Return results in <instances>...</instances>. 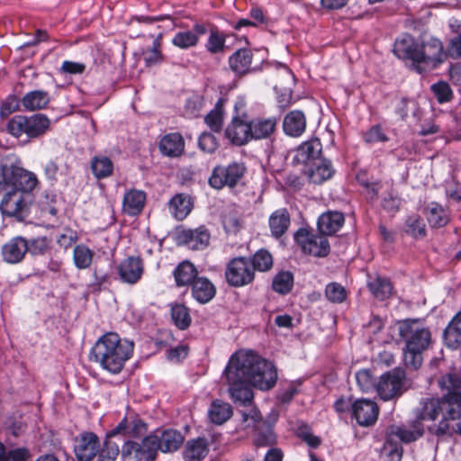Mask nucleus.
<instances>
[{
    "label": "nucleus",
    "instance_id": "f257e3e1",
    "mask_svg": "<svg viewBox=\"0 0 461 461\" xmlns=\"http://www.w3.org/2000/svg\"><path fill=\"white\" fill-rule=\"evenodd\" d=\"M224 375L230 398L242 405L252 402V386L269 390L277 380V371L273 363L252 350H239L232 354Z\"/></svg>",
    "mask_w": 461,
    "mask_h": 461
},
{
    "label": "nucleus",
    "instance_id": "f03ea898",
    "mask_svg": "<svg viewBox=\"0 0 461 461\" xmlns=\"http://www.w3.org/2000/svg\"><path fill=\"white\" fill-rule=\"evenodd\" d=\"M438 386L445 392L441 397L431 398L425 402L421 415L438 423L428 427L431 435L438 438L461 436V377L449 373L438 379Z\"/></svg>",
    "mask_w": 461,
    "mask_h": 461
},
{
    "label": "nucleus",
    "instance_id": "7ed1b4c3",
    "mask_svg": "<svg viewBox=\"0 0 461 461\" xmlns=\"http://www.w3.org/2000/svg\"><path fill=\"white\" fill-rule=\"evenodd\" d=\"M133 349L134 343L131 340L122 339L115 332H107L91 348L89 360L110 374L117 375L131 357Z\"/></svg>",
    "mask_w": 461,
    "mask_h": 461
},
{
    "label": "nucleus",
    "instance_id": "20e7f679",
    "mask_svg": "<svg viewBox=\"0 0 461 461\" xmlns=\"http://www.w3.org/2000/svg\"><path fill=\"white\" fill-rule=\"evenodd\" d=\"M399 335L405 343L404 364L412 369H418L422 364V353L431 342L429 330L419 320H405L399 324Z\"/></svg>",
    "mask_w": 461,
    "mask_h": 461
},
{
    "label": "nucleus",
    "instance_id": "39448f33",
    "mask_svg": "<svg viewBox=\"0 0 461 461\" xmlns=\"http://www.w3.org/2000/svg\"><path fill=\"white\" fill-rule=\"evenodd\" d=\"M50 125V119L42 113L31 116L14 115L7 122L6 131L15 138L25 134L29 139H36L44 135Z\"/></svg>",
    "mask_w": 461,
    "mask_h": 461
},
{
    "label": "nucleus",
    "instance_id": "423d86ee",
    "mask_svg": "<svg viewBox=\"0 0 461 461\" xmlns=\"http://www.w3.org/2000/svg\"><path fill=\"white\" fill-rule=\"evenodd\" d=\"M431 398L422 399L420 402V407L416 410V419L411 423L410 429L405 426L391 425L386 429L387 443L393 445L394 438L400 439L403 443H411L420 438L424 433L422 420H431L429 418H423L421 415L425 402Z\"/></svg>",
    "mask_w": 461,
    "mask_h": 461
},
{
    "label": "nucleus",
    "instance_id": "0eeeda50",
    "mask_svg": "<svg viewBox=\"0 0 461 461\" xmlns=\"http://www.w3.org/2000/svg\"><path fill=\"white\" fill-rule=\"evenodd\" d=\"M294 241L304 254L325 258L330 252V246L325 235L307 228H300L294 235Z\"/></svg>",
    "mask_w": 461,
    "mask_h": 461
},
{
    "label": "nucleus",
    "instance_id": "6e6552de",
    "mask_svg": "<svg viewBox=\"0 0 461 461\" xmlns=\"http://www.w3.org/2000/svg\"><path fill=\"white\" fill-rule=\"evenodd\" d=\"M241 421L245 428L255 429L254 444L256 447H266L276 443V436L272 427L262 420V416L257 409L251 408L249 412L242 411Z\"/></svg>",
    "mask_w": 461,
    "mask_h": 461
},
{
    "label": "nucleus",
    "instance_id": "1a4fd4ad",
    "mask_svg": "<svg viewBox=\"0 0 461 461\" xmlns=\"http://www.w3.org/2000/svg\"><path fill=\"white\" fill-rule=\"evenodd\" d=\"M405 384V371L402 368H393L380 376L376 384V392L384 401L393 400L406 391Z\"/></svg>",
    "mask_w": 461,
    "mask_h": 461
},
{
    "label": "nucleus",
    "instance_id": "9d476101",
    "mask_svg": "<svg viewBox=\"0 0 461 461\" xmlns=\"http://www.w3.org/2000/svg\"><path fill=\"white\" fill-rule=\"evenodd\" d=\"M158 450L156 434L145 437L141 443L127 440L122 447L121 456L123 460L153 461Z\"/></svg>",
    "mask_w": 461,
    "mask_h": 461
},
{
    "label": "nucleus",
    "instance_id": "9b49d317",
    "mask_svg": "<svg viewBox=\"0 0 461 461\" xmlns=\"http://www.w3.org/2000/svg\"><path fill=\"white\" fill-rule=\"evenodd\" d=\"M246 167L241 163L233 162L228 166H217L213 168L208 183L210 186L220 190L224 186L234 187L243 177Z\"/></svg>",
    "mask_w": 461,
    "mask_h": 461
},
{
    "label": "nucleus",
    "instance_id": "f8f14e48",
    "mask_svg": "<svg viewBox=\"0 0 461 461\" xmlns=\"http://www.w3.org/2000/svg\"><path fill=\"white\" fill-rule=\"evenodd\" d=\"M227 283L233 287L249 285L255 278L254 268L246 257H237L229 261L225 270Z\"/></svg>",
    "mask_w": 461,
    "mask_h": 461
},
{
    "label": "nucleus",
    "instance_id": "ddd939ff",
    "mask_svg": "<svg viewBox=\"0 0 461 461\" xmlns=\"http://www.w3.org/2000/svg\"><path fill=\"white\" fill-rule=\"evenodd\" d=\"M447 58V50H444L443 43L440 40L434 37L424 40L420 46V73L438 67Z\"/></svg>",
    "mask_w": 461,
    "mask_h": 461
},
{
    "label": "nucleus",
    "instance_id": "4468645a",
    "mask_svg": "<svg viewBox=\"0 0 461 461\" xmlns=\"http://www.w3.org/2000/svg\"><path fill=\"white\" fill-rule=\"evenodd\" d=\"M30 204L29 194H23L17 190H10L4 195L0 203V210L4 215L14 217L22 221L29 215Z\"/></svg>",
    "mask_w": 461,
    "mask_h": 461
},
{
    "label": "nucleus",
    "instance_id": "2eb2a0df",
    "mask_svg": "<svg viewBox=\"0 0 461 461\" xmlns=\"http://www.w3.org/2000/svg\"><path fill=\"white\" fill-rule=\"evenodd\" d=\"M100 448V441L94 432H83L74 439V452L79 461L92 460Z\"/></svg>",
    "mask_w": 461,
    "mask_h": 461
},
{
    "label": "nucleus",
    "instance_id": "dca6fc26",
    "mask_svg": "<svg viewBox=\"0 0 461 461\" xmlns=\"http://www.w3.org/2000/svg\"><path fill=\"white\" fill-rule=\"evenodd\" d=\"M351 414L359 426L369 427L377 420L379 408L374 401L358 399L353 402Z\"/></svg>",
    "mask_w": 461,
    "mask_h": 461
},
{
    "label": "nucleus",
    "instance_id": "f3484780",
    "mask_svg": "<svg viewBox=\"0 0 461 461\" xmlns=\"http://www.w3.org/2000/svg\"><path fill=\"white\" fill-rule=\"evenodd\" d=\"M393 53L399 59L411 60L413 69L420 73V46L411 36L405 35L396 40Z\"/></svg>",
    "mask_w": 461,
    "mask_h": 461
},
{
    "label": "nucleus",
    "instance_id": "a211bd4d",
    "mask_svg": "<svg viewBox=\"0 0 461 461\" xmlns=\"http://www.w3.org/2000/svg\"><path fill=\"white\" fill-rule=\"evenodd\" d=\"M27 251L26 239L16 236L3 245L1 254L5 262L14 265L22 262Z\"/></svg>",
    "mask_w": 461,
    "mask_h": 461
},
{
    "label": "nucleus",
    "instance_id": "6ab92c4d",
    "mask_svg": "<svg viewBox=\"0 0 461 461\" xmlns=\"http://www.w3.org/2000/svg\"><path fill=\"white\" fill-rule=\"evenodd\" d=\"M179 240L194 250H201L209 245L210 232L204 226L185 229L178 233Z\"/></svg>",
    "mask_w": 461,
    "mask_h": 461
},
{
    "label": "nucleus",
    "instance_id": "aec40b11",
    "mask_svg": "<svg viewBox=\"0 0 461 461\" xmlns=\"http://www.w3.org/2000/svg\"><path fill=\"white\" fill-rule=\"evenodd\" d=\"M118 271L123 283L134 285L143 274L142 260L139 257H129L121 262Z\"/></svg>",
    "mask_w": 461,
    "mask_h": 461
},
{
    "label": "nucleus",
    "instance_id": "412c9836",
    "mask_svg": "<svg viewBox=\"0 0 461 461\" xmlns=\"http://www.w3.org/2000/svg\"><path fill=\"white\" fill-rule=\"evenodd\" d=\"M249 129V122H248L239 115H235L225 131V136L231 143L242 146L250 140Z\"/></svg>",
    "mask_w": 461,
    "mask_h": 461
},
{
    "label": "nucleus",
    "instance_id": "4be33fe9",
    "mask_svg": "<svg viewBox=\"0 0 461 461\" xmlns=\"http://www.w3.org/2000/svg\"><path fill=\"white\" fill-rule=\"evenodd\" d=\"M38 184V178L32 172L27 171L20 167H14V173L12 183V191H18L23 194L32 192Z\"/></svg>",
    "mask_w": 461,
    "mask_h": 461
},
{
    "label": "nucleus",
    "instance_id": "5701e85b",
    "mask_svg": "<svg viewBox=\"0 0 461 461\" xmlns=\"http://www.w3.org/2000/svg\"><path fill=\"white\" fill-rule=\"evenodd\" d=\"M190 286L193 298L200 303L210 302L216 294L213 284L203 276L196 277Z\"/></svg>",
    "mask_w": 461,
    "mask_h": 461
},
{
    "label": "nucleus",
    "instance_id": "b1692460",
    "mask_svg": "<svg viewBox=\"0 0 461 461\" xmlns=\"http://www.w3.org/2000/svg\"><path fill=\"white\" fill-rule=\"evenodd\" d=\"M344 215L339 212H326L317 221L318 230L323 235L335 234L344 224Z\"/></svg>",
    "mask_w": 461,
    "mask_h": 461
},
{
    "label": "nucleus",
    "instance_id": "393cba45",
    "mask_svg": "<svg viewBox=\"0 0 461 461\" xmlns=\"http://www.w3.org/2000/svg\"><path fill=\"white\" fill-rule=\"evenodd\" d=\"M290 223L291 218L286 208H280L273 212L268 219L272 237L281 238L287 231Z\"/></svg>",
    "mask_w": 461,
    "mask_h": 461
},
{
    "label": "nucleus",
    "instance_id": "a878e982",
    "mask_svg": "<svg viewBox=\"0 0 461 461\" xmlns=\"http://www.w3.org/2000/svg\"><path fill=\"white\" fill-rule=\"evenodd\" d=\"M306 128L305 115L302 111L289 112L284 118L283 129L285 134L291 137L302 135Z\"/></svg>",
    "mask_w": 461,
    "mask_h": 461
},
{
    "label": "nucleus",
    "instance_id": "bb28decb",
    "mask_svg": "<svg viewBox=\"0 0 461 461\" xmlns=\"http://www.w3.org/2000/svg\"><path fill=\"white\" fill-rule=\"evenodd\" d=\"M193 209V201L189 194H176L168 202V210L173 217L182 221L187 217Z\"/></svg>",
    "mask_w": 461,
    "mask_h": 461
},
{
    "label": "nucleus",
    "instance_id": "cd10ccee",
    "mask_svg": "<svg viewBox=\"0 0 461 461\" xmlns=\"http://www.w3.org/2000/svg\"><path fill=\"white\" fill-rule=\"evenodd\" d=\"M252 52L249 49H240L229 58L230 69L239 76H243L250 71Z\"/></svg>",
    "mask_w": 461,
    "mask_h": 461
},
{
    "label": "nucleus",
    "instance_id": "c85d7f7f",
    "mask_svg": "<svg viewBox=\"0 0 461 461\" xmlns=\"http://www.w3.org/2000/svg\"><path fill=\"white\" fill-rule=\"evenodd\" d=\"M209 452V444L206 438H197L188 440L183 451L185 461H202Z\"/></svg>",
    "mask_w": 461,
    "mask_h": 461
},
{
    "label": "nucleus",
    "instance_id": "c756f323",
    "mask_svg": "<svg viewBox=\"0 0 461 461\" xmlns=\"http://www.w3.org/2000/svg\"><path fill=\"white\" fill-rule=\"evenodd\" d=\"M321 143L319 139H312L301 144L296 151L294 159L298 163L307 164L311 160L319 158L321 153Z\"/></svg>",
    "mask_w": 461,
    "mask_h": 461
},
{
    "label": "nucleus",
    "instance_id": "7c9ffc66",
    "mask_svg": "<svg viewBox=\"0 0 461 461\" xmlns=\"http://www.w3.org/2000/svg\"><path fill=\"white\" fill-rule=\"evenodd\" d=\"M334 172L331 162L328 159H321L310 167L307 176L311 183L321 185L331 178Z\"/></svg>",
    "mask_w": 461,
    "mask_h": 461
},
{
    "label": "nucleus",
    "instance_id": "2f4dec72",
    "mask_svg": "<svg viewBox=\"0 0 461 461\" xmlns=\"http://www.w3.org/2000/svg\"><path fill=\"white\" fill-rule=\"evenodd\" d=\"M276 126V121L274 118L254 119L249 122L250 140H262L270 137Z\"/></svg>",
    "mask_w": 461,
    "mask_h": 461
},
{
    "label": "nucleus",
    "instance_id": "473e14b6",
    "mask_svg": "<svg viewBox=\"0 0 461 461\" xmlns=\"http://www.w3.org/2000/svg\"><path fill=\"white\" fill-rule=\"evenodd\" d=\"M185 149V141L181 134L169 133L165 135L159 142L160 151L168 157L180 156Z\"/></svg>",
    "mask_w": 461,
    "mask_h": 461
},
{
    "label": "nucleus",
    "instance_id": "72a5a7b5",
    "mask_svg": "<svg viewBox=\"0 0 461 461\" xmlns=\"http://www.w3.org/2000/svg\"><path fill=\"white\" fill-rule=\"evenodd\" d=\"M145 201L146 194L144 192L135 189L130 190L123 196L122 210L129 215H137L142 211Z\"/></svg>",
    "mask_w": 461,
    "mask_h": 461
},
{
    "label": "nucleus",
    "instance_id": "f704fd0d",
    "mask_svg": "<svg viewBox=\"0 0 461 461\" xmlns=\"http://www.w3.org/2000/svg\"><path fill=\"white\" fill-rule=\"evenodd\" d=\"M156 435L158 449L165 453L176 451L184 442L183 435L176 429H166Z\"/></svg>",
    "mask_w": 461,
    "mask_h": 461
},
{
    "label": "nucleus",
    "instance_id": "c9c22d12",
    "mask_svg": "<svg viewBox=\"0 0 461 461\" xmlns=\"http://www.w3.org/2000/svg\"><path fill=\"white\" fill-rule=\"evenodd\" d=\"M445 345L452 349H459L461 345V312L456 314L444 330Z\"/></svg>",
    "mask_w": 461,
    "mask_h": 461
},
{
    "label": "nucleus",
    "instance_id": "e433bc0d",
    "mask_svg": "<svg viewBox=\"0 0 461 461\" xmlns=\"http://www.w3.org/2000/svg\"><path fill=\"white\" fill-rule=\"evenodd\" d=\"M50 101L47 91H31L21 99V104L26 111L41 110L47 107Z\"/></svg>",
    "mask_w": 461,
    "mask_h": 461
},
{
    "label": "nucleus",
    "instance_id": "4c0bfd02",
    "mask_svg": "<svg viewBox=\"0 0 461 461\" xmlns=\"http://www.w3.org/2000/svg\"><path fill=\"white\" fill-rule=\"evenodd\" d=\"M424 213L431 228H442L449 221L447 212L442 205L435 202L426 206Z\"/></svg>",
    "mask_w": 461,
    "mask_h": 461
},
{
    "label": "nucleus",
    "instance_id": "58836bf2",
    "mask_svg": "<svg viewBox=\"0 0 461 461\" xmlns=\"http://www.w3.org/2000/svg\"><path fill=\"white\" fill-rule=\"evenodd\" d=\"M232 415L231 406L221 400H214L208 409L210 421L216 425L225 423Z\"/></svg>",
    "mask_w": 461,
    "mask_h": 461
},
{
    "label": "nucleus",
    "instance_id": "ea45409f",
    "mask_svg": "<svg viewBox=\"0 0 461 461\" xmlns=\"http://www.w3.org/2000/svg\"><path fill=\"white\" fill-rule=\"evenodd\" d=\"M174 277L177 286L190 285L198 277V273L192 263L184 261L174 270Z\"/></svg>",
    "mask_w": 461,
    "mask_h": 461
},
{
    "label": "nucleus",
    "instance_id": "a19ab883",
    "mask_svg": "<svg viewBox=\"0 0 461 461\" xmlns=\"http://www.w3.org/2000/svg\"><path fill=\"white\" fill-rule=\"evenodd\" d=\"M403 230L406 234L416 240L423 239L427 235L424 220L419 214L415 213L406 218Z\"/></svg>",
    "mask_w": 461,
    "mask_h": 461
},
{
    "label": "nucleus",
    "instance_id": "79ce46f5",
    "mask_svg": "<svg viewBox=\"0 0 461 461\" xmlns=\"http://www.w3.org/2000/svg\"><path fill=\"white\" fill-rule=\"evenodd\" d=\"M91 169L97 179H102L113 174V164L108 157L95 156L91 160Z\"/></svg>",
    "mask_w": 461,
    "mask_h": 461
},
{
    "label": "nucleus",
    "instance_id": "37998d69",
    "mask_svg": "<svg viewBox=\"0 0 461 461\" xmlns=\"http://www.w3.org/2000/svg\"><path fill=\"white\" fill-rule=\"evenodd\" d=\"M26 245L28 248L27 253H30L32 257L48 255L52 249L51 240L46 236L26 240Z\"/></svg>",
    "mask_w": 461,
    "mask_h": 461
},
{
    "label": "nucleus",
    "instance_id": "c03bdc74",
    "mask_svg": "<svg viewBox=\"0 0 461 461\" xmlns=\"http://www.w3.org/2000/svg\"><path fill=\"white\" fill-rule=\"evenodd\" d=\"M368 289L378 300H384L388 298L393 290L391 282L384 277L376 276L367 284Z\"/></svg>",
    "mask_w": 461,
    "mask_h": 461
},
{
    "label": "nucleus",
    "instance_id": "a18cd8bd",
    "mask_svg": "<svg viewBox=\"0 0 461 461\" xmlns=\"http://www.w3.org/2000/svg\"><path fill=\"white\" fill-rule=\"evenodd\" d=\"M171 318L174 324L181 330H186L192 321V318L189 313V309L182 304L176 303L171 306Z\"/></svg>",
    "mask_w": 461,
    "mask_h": 461
},
{
    "label": "nucleus",
    "instance_id": "49530a36",
    "mask_svg": "<svg viewBox=\"0 0 461 461\" xmlns=\"http://www.w3.org/2000/svg\"><path fill=\"white\" fill-rule=\"evenodd\" d=\"M249 258L251 267L254 268V272L256 270L266 272L273 267V257L267 249H261Z\"/></svg>",
    "mask_w": 461,
    "mask_h": 461
},
{
    "label": "nucleus",
    "instance_id": "de8ad7c7",
    "mask_svg": "<svg viewBox=\"0 0 461 461\" xmlns=\"http://www.w3.org/2000/svg\"><path fill=\"white\" fill-rule=\"evenodd\" d=\"M294 285V276L290 271L276 274L272 282V288L280 294H288Z\"/></svg>",
    "mask_w": 461,
    "mask_h": 461
},
{
    "label": "nucleus",
    "instance_id": "09e8293b",
    "mask_svg": "<svg viewBox=\"0 0 461 461\" xmlns=\"http://www.w3.org/2000/svg\"><path fill=\"white\" fill-rule=\"evenodd\" d=\"M223 104L224 100L220 99L214 108L205 116L204 122L213 131L219 132L223 122Z\"/></svg>",
    "mask_w": 461,
    "mask_h": 461
},
{
    "label": "nucleus",
    "instance_id": "8fccbe9b",
    "mask_svg": "<svg viewBox=\"0 0 461 461\" xmlns=\"http://www.w3.org/2000/svg\"><path fill=\"white\" fill-rule=\"evenodd\" d=\"M94 253L85 245H77L73 250L75 265L79 269H86L90 267Z\"/></svg>",
    "mask_w": 461,
    "mask_h": 461
},
{
    "label": "nucleus",
    "instance_id": "3c124183",
    "mask_svg": "<svg viewBox=\"0 0 461 461\" xmlns=\"http://www.w3.org/2000/svg\"><path fill=\"white\" fill-rule=\"evenodd\" d=\"M98 461H115L119 456V443L106 438L102 448H99Z\"/></svg>",
    "mask_w": 461,
    "mask_h": 461
},
{
    "label": "nucleus",
    "instance_id": "603ef678",
    "mask_svg": "<svg viewBox=\"0 0 461 461\" xmlns=\"http://www.w3.org/2000/svg\"><path fill=\"white\" fill-rule=\"evenodd\" d=\"M430 90L438 104L448 103L454 97L453 91L449 84L445 81H438L431 85Z\"/></svg>",
    "mask_w": 461,
    "mask_h": 461
},
{
    "label": "nucleus",
    "instance_id": "864d4df0",
    "mask_svg": "<svg viewBox=\"0 0 461 461\" xmlns=\"http://www.w3.org/2000/svg\"><path fill=\"white\" fill-rule=\"evenodd\" d=\"M205 47L212 54L222 52L225 48L224 34L217 29L211 30Z\"/></svg>",
    "mask_w": 461,
    "mask_h": 461
},
{
    "label": "nucleus",
    "instance_id": "5fc2aeb1",
    "mask_svg": "<svg viewBox=\"0 0 461 461\" xmlns=\"http://www.w3.org/2000/svg\"><path fill=\"white\" fill-rule=\"evenodd\" d=\"M172 43L180 49H188L198 43V37L191 31L178 32L172 39Z\"/></svg>",
    "mask_w": 461,
    "mask_h": 461
},
{
    "label": "nucleus",
    "instance_id": "6e6d98bb",
    "mask_svg": "<svg viewBox=\"0 0 461 461\" xmlns=\"http://www.w3.org/2000/svg\"><path fill=\"white\" fill-rule=\"evenodd\" d=\"M325 295L327 299L334 303H341L346 300V289L339 283H330L326 285Z\"/></svg>",
    "mask_w": 461,
    "mask_h": 461
},
{
    "label": "nucleus",
    "instance_id": "4d7b16f0",
    "mask_svg": "<svg viewBox=\"0 0 461 461\" xmlns=\"http://www.w3.org/2000/svg\"><path fill=\"white\" fill-rule=\"evenodd\" d=\"M357 385L364 393H368L373 389L376 390L377 382L373 377L371 372L367 369H363L356 374Z\"/></svg>",
    "mask_w": 461,
    "mask_h": 461
},
{
    "label": "nucleus",
    "instance_id": "13d9d810",
    "mask_svg": "<svg viewBox=\"0 0 461 461\" xmlns=\"http://www.w3.org/2000/svg\"><path fill=\"white\" fill-rule=\"evenodd\" d=\"M14 167L0 163V193L12 188Z\"/></svg>",
    "mask_w": 461,
    "mask_h": 461
},
{
    "label": "nucleus",
    "instance_id": "bf43d9fd",
    "mask_svg": "<svg viewBox=\"0 0 461 461\" xmlns=\"http://www.w3.org/2000/svg\"><path fill=\"white\" fill-rule=\"evenodd\" d=\"M198 145L203 151L212 153L218 148V141L213 134L203 132L199 137Z\"/></svg>",
    "mask_w": 461,
    "mask_h": 461
},
{
    "label": "nucleus",
    "instance_id": "052dcab7",
    "mask_svg": "<svg viewBox=\"0 0 461 461\" xmlns=\"http://www.w3.org/2000/svg\"><path fill=\"white\" fill-rule=\"evenodd\" d=\"M160 43L158 40H155L153 42V47L144 52V62L146 66L150 67L159 63L162 60V55L159 50Z\"/></svg>",
    "mask_w": 461,
    "mask_h": 461
},
{
    "label": "nucleus",
    "instance_id": "680f3d73",
    "mask_svg": "<svg viewBox=\"0 0 461 461\" xmlns=\"http://www.w3.org/2000/svg\"><path fill=\"white\" fill-rule=\"evenodd\" d=\"M363 138L366 143L385 142L388 140L387 136L383 132L380 125L372 126L365 132Z\"/></svg>",
    "mask_w": 461,
    "mask_h": 461
},
{
    "label": "nucleus",
    "instance_id": "e2e57ef3",
    "mask_svg": "<svg viewBox=\"0 0 461 461\" xmlns=\"http://www.w3.org/2000/svg\"><path fill=\"white\" fill-rule=\"evenodd\" d=\"M148 430L147 424L140 418L135 417L128 423V436L140 438Z\"/></svg>",
    "mask_w": 461,
    "mask_h": 461
},
{
    "label": "nucleus",
    "instance_id": "0e129e2a",
    "mask_svg": "<svg viewBox=\"0 0 461 461\" xmlns=\"http://www.w3.org/2000/svg\"><path fill=\"white\" fill-rule=\"evenodd\" d=\"M401 206V198L393 192L388 193L382 200V207L389 212H396Z\"/></svg>",
    "mask_w": 461,
    "mask_h": 461
},
{
    "label": "nucleus",
    "instance_id": "69168bd1",
    "mask_svg": "<svg viewBox=\"0 0 461 461\" xmlns=\"http://www.w3.org/2000/svg\"><path fill=\"white\" fill-rule=\"evenodd\" d=\"M20 103L21 101L15 95L8 96L6 100L1 104L0 116L5 118L17 111L19 109Z\"/></svg>",
    "mask_w": 461,
    "mask_h": 461
},
{
    "label": "nucleus",
    "instance_id": "338daca9",
    "mask_svg": "<svg viewBox=\"0 0 461 461\" xmlns=\"http://www.w3.org/2000/svg\"><path fill=\"white\" fill-rule=\"evenodd\" d=\"M447 57L461 59V32L452 37L447 45Z\"/></svg>",
    "mask_w": 461,
    "mask_h": 461
},
{
    "label": "nucleus",
    "instance_id": "774afa93",
    "mask_svg": "<svg viewBox=\"0 0 461 461\" xmlns=\"http://www.w3.org/2000/svg\"><path fill=\"white\" fill-rule=\"evenodd\" d=\"M30 454L25 447H19L10 451H6L5 461H27Z\"/></svg>",
    "mask_w": 461,
    "mask_h": 461
}]
</instances>
